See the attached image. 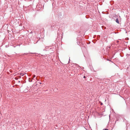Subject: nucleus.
I'll return each mask as SVG.
<instances>
[{"instance_id": "6", "label": "nucleus", "mask_w": 130, "mask_h": 130, "mask_svg": "<svg viewBox=\"0 0 130 130\" xmlns=\"http://www.w3.org/2000/svg\"><path fill=\"white\" fill-rule=\"evenodd\" d=\"M24 75V74L23 73H21L20 75H22V76H23Z\"/></svg>"}, {"instance_id": "7", "label": "nucleus", "mask_w": 130, "mask_h": 130, "mask_svg": "<svg viewBox=\"0 0 130 130\" xmlns=\"http://www.w3.org/2000/svg\"><path fill=\"white\" fill-rule=\"evenodd\" d=\"M129 55H130V54H127L126 55V56H129Z\"/></svg>"}, {"instance_id": "16", "label": "nucleus", "mask_w": 130, "mask_h": 130, "mask_svg": "<svg viewBox=\"0 0 130 130\" xmlns=\"http://www.w3.org/2000/svg\"><path fill=\"white\" fill-rule=\"evenodd\" d=\"M129 50H130V48L129 49Z\"/></svg>"}, {"instance_id": "5", "label": "nucleus", "mask_w": 130, "mask_h": 130, "mask_svg": "<svg viewBox=\"0 0 130 130\" xmlns=\"http://www.w3.org/2000/svg\"><path fill=\"white\" fill-rule=\"evenodd\" d=\"M33 77V78L32 79H34V78L36 76L35 75H33L32 76Z\"/></svg>"}, {"instance_id": "15", "label": "nucleus", "mask_w": 130, "mask_h": 130, "mask_svg": "<svg viewBox=\"0 0 130 130\" xmlns=\"http://www.w3.org/2000/svg\"><path fill=\"white\" fill-rule=\"evenodd\" d=\"M40 84H41V83H40Z\"/></svg>"}, {"instance_id": "8", "label": "nucleus", "mask_w": 130, "mask_h": 130, "mask_svg": "<svg viewBox=\"0 0 130 130\" xmlns=\"http://www.w3.org/2000/svg\"><path fill=\"white\" fill-rule=\"evenodd\" d=\"M103 130H108V129H104Z\"/></svg>"}, {"instance_id": "11", "label": "nucleus", "mask_w": 130, "mask_h": 130, "mask_svg": "<svg viewBox=\"0 0 130 130\" xmlns=\"http://www.w3.org/2000/svg\"><path fill=\"white\" fill-rule=\"evenodd\" d=\"M107 60H109V61H110V60H108V59H107Z\"/></svg>"}, {"instance_id": "3", "label": "nucleus", "mask_w": 130, "mask_h": 130, "mask_svg": "<svg viewBox=\"0 0 130 130\" xmlns=\"http://www.w3.org/2000/svg\"><path fill=\"white\" fill-rule=\"evenodd\" d=\"M116 21L117 23L119 24V21L118 19V18L116 19Z\"/></svg>"}, {"instance_id": "2", "label": "nucleus", "mask_w": 130, "mask_h": 130, "mask_svg": "<svg viewBox=\"0 0 130 130\" xmlns=\"http://www.w3.org/2000/svg\"><path fill=\"white\" fill-rule=\"evenodd\" d=\"M28 53H23L21 55H27L28 54Z\"/></svg>"}, {"instance_id": "12", "label": "nucleus", "mask_w": 130, "mask_h": 130, "mask_svg": "<svg viewBox=\"0 0 130 130\" xmlns=\"http://www.w3.org/2000/svg\"><path fill=\"white\" fill-rule=\"evenodd\" d=\"M32 32V31H31V32H30V33H31Z\"/></svg>"}, {"instance_id": "13", "label": "nucleus", "mask_w": 130, "mask_h": 130, "mask_svg": "<svg viewBox=\"0 0 130 130\" xmlns=\"http://www.w3.org/2000/svg\"><path fill=\"white\" fill-rule=\"evenodd\" d=\"M38 40L37 41V42H38Z\"/></svg>"}, {"instance_id": "4", "label": "nucleus", "mask_w": 130, "mask_h": 130, "mask_svg": "<svg viewBox=\"0 0 130 130\" xmlns=\"http://www.w3.org/2000/svg\"><path fill=\"white\" fill-rule=\"evenodd\" d=\"M32 79H31L30 78H29V82H32Z\"/></svg>"}, {"instance_id": "1", "label": "nucleus", "mask_w": 130, "mask_h": 130, "mask_svg": "<svg viewBox=\"0 0 130 130\" xmlns=\"http://www.w3.org/2000/svg\"><path fill=\"white\" fill-rule=\"evenodd\" d=\"M59 25L58 22H53V23L51 24V27L52 28L53 27H55Z\"/></svg>"}, {"instance_id": "14", "label": "nucleus", "mask_w": 130, "mask_h": 130, "mask_svg": "<svg viewBox=\"0 0 130 130\" xmlns=\"http://www.w3.org/2000/svg\"><path fill=\"white\" fill-rule=\"evenodd\" d=\"M102 104H103L102 103L101 105H102Z\"/></svg>"}, {"instance_id": "10", "label": "nucleus", "mask_w": 130, "mask_h": 130, "mask_svg": "<svg viewBox=\"0 0 130 130\" xmlns=\"http://www.w3.org/2000/svg\"><path fill=\"white\" fill-rule=\"evenodd\" d=\"M119 42V41H117V43H118Z\"/></svg>"}, {"instance_id": "9", "label": "nucleus", "mask_w": 130, "mask_h": 130, "mask_svg": "<svg viewBox=\"0 0 130 130\" xmlns=\"http://www.w3.org/2000/svg\"><path fill=\"white\" fill-rule=\"evenodd\" d=\"M83 78H86V77L85 76H84V77H83Z\"/></svg>"}]
</instances>
